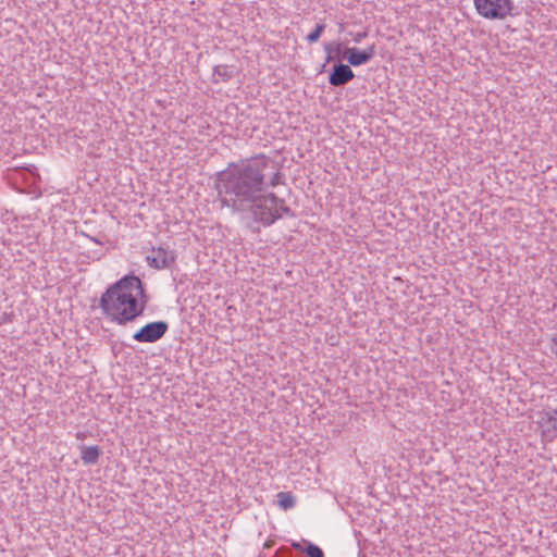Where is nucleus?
<instances>
[{
  "label": "nucleus",
  "instance_id": "obj_1",
  "mask_svg": "<svg viewBox=\"0 0 557 557\" xmlns=\"http://www.w3.org/2000/svg\"><path fill=\"white\" fill-rule=\"evenodd\" d=\"M270 163V158L263 154L232 162L216 173L214 180L221 207L239 214L246 226L253 232H258L261 226H271L283 215L295 216L284 199L267 191L268 187L283 183L280 171L268 180L265 170Z\"/></svg>",
  "mask_w": 557,
  "mask_h": 557
},
{
  "label": "nucleus",
  "instance_id": "obj_2",
  "mask_svg": "<svg viewBox=\"0 0 557 557\" xmlns=\"http://www.w3.org/2000/svg\"><path fill=\"white\" fill-rule=\"evenodd\" d=\"M149 297L138 276L125 275L108 286L99 300L102 313L117 325H127L144 314Z\"/></svg>",
  "mask_w": 557,
  "mask_h": 557
},
{
  "label": "nucleus",
  "instance_id": "obj_3",
  "mask_svg": "<svg viewBox=\"0 0 557 557\" xmlns=\"http://www.w3.org/2000/svg\"><path fill=\"white\" fill-rule=\"evenodd\" d=\"M479 15L487 20H505L512 14V0H473Z\"/></svg>",
  "mask_w": 557,
  "mask_h": 557
},
{
  "label": "nucleus",
  "instance_id": "obj_4",
  "mask_svg": "<svg viewBox=\"0 0 557 557\" xmlns=\"http://www.w3.org/2000/svg\"><path fill=\"white\" fill-rule=\"evenodd\" d=\"M534 423L543 442H554L557 438V407H546L537 411Z\"/></svg>",
  "mask_w": 557,
  "mask_h": 557
},
{
  "label": "nucleus",
  "instance_id": "obj_5",
  "mask_svg": "<svg viewBox=\"0 0 557 557\" xmlns=\"http://www.w3.org/2000/svg\"><path fill=\"white\" fill-rule=\"evenodd\" d=\"M169 330L165 321L149 322L133 334V339L138 343H156L161 339Z\"/></svg>",
  "mask_w": 557,
  "mask_h": 557
},
{
  "label": "nucleus",
  "instance_id": "obj_6",
  "mask_svg": "<svg viewBox=\"0 0 557 557\" xmlns=\"http://www.w3.org/2000/svg\"><path fill=\"white\" fill-rule=\"evenodd\" d=\"M146 261L153 269H166L175 261V255L163 247L152 248L147 255Z\"/></svg>",
  "mask_w": 557,
  "mask_h": 557
},
{
  "label": "nucleus",
  "instance_id": "obj_7",
  "mask_svg": "<svg viewBox=\"0 0 557 557\" xmlns=\"http://www.w3.org/2000/svg\"><path fill=\"white\" fill-rule=\"evenodd\" d=\"M375 54V46L372 45L364 50L357 48H346L344 57L347 59L349 65L360 66L372 60Z\"/></svg>",
  "mask_w": 557,
  "mask_h": 557
},
{
  "label": "nucleus",
  "instance_id": "obj_8",
  "mask_svg": "<svg viewBox=\"0 0 557 557\" xmlns=\"http://www.w3.org/2000/svg\"><path fill=\"white\" fill-rule=\"evenodd\" d=\"M355 77V74L347 64H335L329 76V83L332 86L339 87L349 83Z\"/></svg>",
  "mask_w": 557,
  "mask_h": 557
},
{
  "label": "nucleus",
  "instance_id": "obj_9",
  "mask_svg": "<svg viewBox=\"0 0 557 557\" xmlns=\"http://www.w3.org/2000/svg\"><path fill=\"white\" fill-rule=\"evenodd\" d=\"M81 459L84 465H96L102 454V450L99 446L92 445V446H86L81 445Z\"/></svg>",
  "mask_w": 557,
  "mask_h": 557
},
{
  "label": "nucleus",
  "instance_id": "obj_10",
  "mask_svg": "<svg viewBox=\"0 0 557 557\" xmlns=\"http://www.w3.org/2000/svg\"><path fill=\"white\" fill-rule=\"evenodd\" d=\"M235 67L231 65L220 64L213 67V82H227L235 76Z\"/></svg>",
  "mask_w": 557,
  "mask_h": 557
},
{
  "label": "nucleus",
  "instance_id": "obj_11",
  "mask_svg": "<svg viewBox=\"0 0 557 557\" xmlns=\"http://www.w3.org/2000/svg\"><path fill=\"white\" fill-rule=\"evenodd\" d=\"M277 504L278 506L284 509H290L295 506L296 499L295 497L288 493V492H280L277 495Z\"/></svg>",
  "mask_w": 557,
  "mask_h": 557
},
{
  "label": "nucleus",
  "instance_id": "obj_12",
  "mask_svg": "<svg viewBox=\"0 0 557 557\" xmlns=\"http://www.w3.org/2000/svg\"><path fill=\"white\" fill-rule=\"evenodd\" d=\"M325 27L326 26L324 23L317 24L314 29L307 35V37H306L307 41L309 44L317 42L320 39L321 35L323 34Z\"/></svg>",
  "mask_w": 557,
  "mask_h": 557
},
{
  "label": "nucleus",
  "instance_id": "obj_13",
  "mask_svg": "<svg viewBox=\"0 0 557 557\" xmlns=\"http://www.w3.org/2000/svg\"><path fill=\"white\" fill-rule=\"evenodd\" d=\"M305 553L309 557H324L323 550L315 544L308 542Z\"/></svg>",
  "mask_w": 557,
  "mask_h": 557
},
{
  "label": "nucleus",
  "instance_id": "obj_14",
  "mask_svg": "<svg viewBox=\"0 0 557 557\" xmlns=\"http://www.w3.org/2000/svg\"><path fill=\"white\" fill-rule=\"evenodd\" d=\"M368 36L367 32H358L352 35V40L357 44L361 42Z\"/></svg>",
  "mask_w": 557,
  "mask_h": 557
},
{
  "label": "nucleus",
  "instance_id": "obj_15",
  "mask_svg": "<svg viewBox=\"0 0 557 557\" xmlns=\"http://www.w3.org/2000/svg\"><path fill=\"white\" fill-rule=\"evenodd\" d=\"M324 50L326 51L327 55L325 58V62L329 63L331 61H333L334 57L332 55V48H331V45L330 44H326L324 46Z\"/></svg>",
  "mask_w": 557,
  "mask_h": 557
},
{
  "label": "nucleus",
  "instance_id": "obj_16",
  "mask_svg": "<svg viewBox=\"0 0 557 557\" xmlns=\"http://www.w3.org/2000/svg\"><path fill=\"white\" fill-rule=\"evenodd\" d=\"M552 342L554 344L553 351L557 355V334L553 337Z\"/></svg>",
  "mask_w": 557,
  "mask_h": 557
},
{
  "label": "nucleus",
  "instance_id": "obj_17",
  "mask_svg": "<svg viewBox=\"0 0 557 557\" xmlns=\"http://www.w3.org/2000/svg\"><path fill=\"white\" fill-rule=\"evenodd\" d=\"M293 547L297 550H302V547L299 543H293Z\"/></svg>",
  "mask_w": 557,
  "mask_h": 557
},
{
  "label": "nucleus",
  "instance_id": "obj_18",
  "mask_svg": "<svg viewBox=\"0 0 557 557\" xmlns=\"http://www.w3.org/2000/svg\"><path fill=\"white\" fill-rule=\"evenodd\" d=\"M339 51H341V46H339V45H337V46H336V48H335V52H336V54H338V53H339Z\"/></svg>",
  "mask_w": 557,
  "mask_h": 557
},
{
  "label": "nucleus",
  "instance_id": "obj_19",
  "mask_svg": "<svg viewBox=\"0 0 557 557\" xmlns=\"http://www.w3.org/2000/svg\"><path fill=\"white\" fill-rule=\"evenodd\" d=\"M90 239L94 240L95 243L100 244L95 237H90Z\"/></svg>",
  "mask_w": 557,
  "mask_h": 557
},
{
  "label": "nucleus",
  "instance_id": "obj_20",
  "mask_svg": "<svg viewBox=\"0 0 557 557\" xmlns=\"http://www.w3.org/2000/svg\"><path fill=\"white\" fill-rule=\"evenodd\" d=\"M76 437H77V438H82L81 433H76Z\"/></svg>",
  "mask_w": 557,
  "mask_h": 557
}]
</instances>
